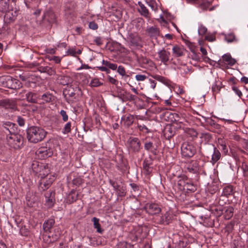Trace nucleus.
<instances>
[{"label": "nucleus", "instance_id": "f257e3e1", "mask_svg": "<svg viewBox=\"0 0 248 248\" xmlns=\"http://www.w3.org/2000/svg\"><path fill=\"white\" fill-rule=\"evenodd\" d=\"M27 134L28 140L30 142L36 143L45 139L47 132L41 127L31 126L28 129Z\"/></svg>", "mask_w": 248, "mask_h": 248}, {"label": "nucleus", "instance_id": "f03ea898", "mask_svg": "<svg viewBox=\"0 0 248 248\" xmlns=\"http://www.w3.org/2000/svg\"><path fill=\"white\" fill-rule=\"evenodd\" d=\"M8 144L15 149H18L23 145V137L18 134H12L7 136Z\"/></svg>", "mask_w": 248, "mask_h": 248}, {"label": "nucleus", "instance_id": "7ed1b4c3", "mask_svg": "<svg viewBox=\"0 0 248 248\" xmlns=\"http://www.w3.org/2000/svg\"><path fill=\"white\" fill-rule=\"evenodd\" d=\"M38 177L41 178L39 186L43 190L48 188L55 179L53 175H45L44 173H39Z\"/></svg>", "mask_w": 248, "mask_h": 248}, {"label": "nucleus", "instance_id": "20e7f679", "mask_svg": "<svg viewBox=\"0 0 248 248\" xmlns=\"http://www.w3.org/2000/svg\"><path fill=\"white\" fill-rule=\"evenodd\" d=\"M196 152L194 146L189 143H184L181 147V153L183 156L190 157L193 156Z\"/></svg>", "mask_w": 248, "mask_h": 248}, {"label": "nucleus", "instance_id": "39448f33", "mask_svg": "<svg viewBox=\"0 0 248 248\" xmlns=\"http://www.w3.org/2000/svg\"><path fill=\"white\" fill-rule=\"evenodd\" d=\"M186 169L189 172L197 173L202 170V165L197 160H192L186 165Z\"/></svg>", "mask_w": 248, "mask_h": 248}, {"label": "nucleus", "instance_id": "423d86ee", "mask_svg": "<svg viewBox=\"0 0 248 248\" xmlns=\"http://www.w3.org/2000/svg\"><path fill=\"white\" fill-rule=\"evenodd\" d=\"M4 3L5 4L4 10L6 11L4 18L9 22H13L16 19L17 16V12L16 10L9 9V5L7 2L5 1Z\"/></svg>", "mask_w": 248, "mask_h": 248}, {"label": "nucleus", "instance_id": "0eeeda50", "mask_svg": "<svg viewBox=\"0 0 248 248\" xmlns=\"http://www.w3.org/2000/svg\"><path fill=\"white\" fill-rule=\"evenodd\" d=\"M52 154L53 152L51 149L44 147L40 148L36 152V156L40 159L50 157Z\"/></svg>", "mask_w": 248, "mask_h": 248}, {"label": "nucleus", "instance_id": "6e6552de", "mask_svg": "<svg viewBox=\"0 0 248 248\" xmlns=\"http://www.w3.org/2000/svg\"><path fill=\"white\" fill-rule=\"evenodd\" d=\"M0 106L11 111L15 110L17 108L16 102L14 100L4 99L0 100Z\"/></svg>", "mask_w": 248, "mask_h": 248}, {"label": "nucleus", "instance_id": "1a4fd4ad", "mask_svg": "<svg viewBox=\"0 0 248 248\" xmlns=\"http://www.w3.org/2000/svg\"><path fill=\"white\" fill-rule=\"evenodd\" d=\"M159 60L165 65H167L170 60V52L164 48L157 52Z\"/></svg>", "mask_w": 248, "mask_h": 248}, {"label": "nucleus", "instance_id": "9d476101", "mask_svg": "<svg viewBox=\"0 0 248 248\" xmlns=\"http://www.w3.org/2000/svg\"><path fill=\"white\" fill-rule=\"evenodd\" d=\"M145 209L146 212L151 215L157 214L161 211V209L159 206L157 204L154 203L146 204Z\"/></svg>", "mask_w": 248, "mask_h": 248}, {"label": "nucleus", "instance_id": "9b49d317", "mask_svg": "<svg viewBox=\"0 0 248 248\" xmlns=\"http://www.w3.org/2000/svg\"><path fill=\"white\" fill-rule=\"evenodd\" d=\"M138 4L139 7L137 10L140 15L146 18L149 19L150 18V13L146 7L140 1H139Z\"/></svg>", "mask_w": 248, "mask_h": 248}, {"label": "nucleus", "instance_id": "f8f14e48", "mask_svg": "<svg viewBox=\"0 0 248 248\" xmlns=\"http://www.w3.org/2000/svg\"><path fill=\"white\" fill-rule=\"evenodd\" d=\"M130 148L135 152L139 151L140 149V142L136 138H130L129 140Z\"/></svg>", "mask_w": 248, "mask_h": 248}, {"label": "nucleus", "instance_id": "ddd939ff", "mask_svg": "<svg viewBox=\"0 0 248 248\" xmlns=\"http://www.w3.org/2000/svg\"><path fill=\"white\" fill-rule=\"evenodd\" d=\"M54 194L53 192L48 191L45 194V205L48 207H51L54 202Z\"/></svg>", "mask_w": 248, "mask_h": 248}, {"label": "nucleus", "instance_id": "4468645a", "mask_svg": "<svg viewBox=\"0 0 248 248\" xmlns=\"http://www.w3.org/2000/svg\"><path fill=\"white\" fill-rule=\"evenodd\" d=\"M3 125L7 132L10 133V135L15 134L16 127L15 124L10 122H6L3 124Z\"/></svg>", "mask_w": 248, "mask_h": 248}, {"label": "nucleus", "instance_id": "2eb2a0df", "mask_svg": "<svg viewBox=\"0 0 248 248\" xmlns=\"http://www.w3.org/2000/svg\"><path fill=\"white\" fill-rule=\"evenodd\" d=\"M147 31L149 35L152 38H157L160 35L159 29L155 26L149 27Z\"/></svg>", "mask_w": 248, "mask_h": 248}, {"label": "nucleus", "instance_id": "dca6fc26", "mask_svg": "<svg viewBox=\"0 0 248 248\" xmlns=\"http://www.w3.org/2000/svg\"><path fill=\"white\" fill-rule=\"evenodd\" d=\"M184 50L183 46L175 45L172 49L173 56L174 57H181L184 55Z\"/></svg>", "mask_w": 248, "mask_h": 248}, {"label": "nucleus", "instance_id": "f3484780", "mask_svg": "<svg viewBox=\"0 0 248 248\" xmlns=\"http://www.w3.org/2000/svg\"><path fill=\"white\" fill-rule=\"evenodd\" d=\"M222 61L226 62V63L230 66L233 65L236 62L235 60L232 58L230 54H225L223 55Z\"/></svg>", "mask_w": 248, "mask_h": 248}, {"label": "nucleus", "instance_id": "a211bd4d", "mask_svg": "<svg viewBox=\"0 0 248 248\" xmlns=\"http://www.w3.org/2000/svg\"><path fill=\"white\" fill-rule=\"evenodd\" d=\"M32 169L33 171L36 174L38 173L43 174L44 173H42L43 171H46V170L43 169V166L40 165L37 162L32 163Z\"/></svg>", "mask_w": 248, "mask_h": 248}, {"label": "nucleus", "instance_id": "6ab92c4d", "mask_svg": "<svg viewBox=\"0 0 248 248\" xmlns=\"http://www.w3.org/2000/svg\"><path fill=\"white\" fill-rule=\"evenodd\" d=\"M214 153L212 155V160L211 162L213 164H215L216 162H217L220 158L221 154L218 150H217L216 148L214 147Z\"/></svg>", "mask_w": 248, "mask_h": 248}, {"label": "nucleus", "instance_id": "aec40b11", "mask_svg": "<svg viewBox=\"0 0 248 248\" xmlns=\"http://www.w3.org/2000/svg\"><path fill=\"white\" fill-rule=\"evenodd\" d=\"M171 18V15L168 13V12H165L163 13V15H160L159 18L157 19V20L160 23H167V20H170Z\"/></svg>", "mask_w": 248, "mask_h": 248}, {"label": "nucleus", "instance_id": "412c9836", "mask_svg": "<svg viewBox=\"0 0 248 248\" xmlns=\"http://www.w3.org/2000/svg\"><path fill=\"white\" fill-rule=\"evenodd\" d=\"M92 221L93 222L94 228L96 229L97 232L102 233L103 230L101 228V225L99 223V219L95 217H93L92 218Z\"/></svg>", "mask_w": 248, "mask_h": 248}, {"label": "nucleus", "instance_id": "4be33fe9", "mask_svg": "<svg viewBox=\"0 0 248 248\" xmlns=\"http://www.w3.org/2000/svg\"><path fill=\"white\" fill-rule=\"evenodd\" d=\"M26 98L28 102L35 103L37 101V95L35 93L29 92L26 94Z\"/></svg>", "mask_w": 248, "mask_h": 248}, {"label": "nucleus", "instance_id": "5701e85b", "mask_svg": "<svg viewBox=\"0 0 248 248\" xmlns=\"http://www.w3.org/2000/svg\"><path fill=\"white\" fill-rule=\"evenodd\" d=\"M55 221L53 219H48L43 224L44 229L46 231H49L54 224Z\"/></svg>", "mask_w": 248, "mask_h": 248}, {"label": "nucleus", "instance_id": "b1692460", "mask_svg": "<svg viewBox=\"0 0 248 248\" xmlns=\"http://www.w3.org/2000/svg\"><path fill=\"white\" fill-rule=\"evenodd\" d=\"M58 80L60 84L63 85L68 84L70 82L69 78L67 76H60L58 78Z\"/></svg>", "mask_w": 248, "mask_h": 248}, {"label": "nucleus", "instance_id": "393cba45", "mask_svg": "<svg viewBox=\"0 0 248 248\" xmlns=\"http://www.w3.org/2000/svg\"><path fill=\"white\" fill-rule=\"evenodd\" d=\"M131 43L137 46H141V39L140 37L137 35L133 37L131 40Z\"/></svg>", "mask_w": 248, "mask_h": 248}, {"label": "nucleus", "instance_id": "a878e982", "mask_svg": "<svg viewBox=\"0 0 248 248\" xmlns=\"http://www.w3.org/2000/svg\"><path fill=\"white\" fill-rule=\"evenodd\" d=\"M26 202L27 204L29 207L35 208L38 205V203L35 202V200L32 199L31 198H29L28 197H26Z\"/></svg>", "mask_w": 248, "mask_h": 248}, {"label": "nucleus", "instance_id": "bb28decb", "mask_svg": "<svg viewBox=\"0 0 248 248\" xmlns=\"http://www.w3.org/2000/svg\"><path fill=\"white\" fill-rule=\"evenodd\" d=\"M102 63L112 70H115L117 68V65L116 64L110 63L107 61L103 60Z\"/></svg>", "mask_w": 248, "mask_h": 248}, {"label": "nucleus", "instance_id": "cd10ccee", "mask_svg": "<svg viewBox=\"0 0 248 248\" xmlns=\"http://www.w3.org/2000/svg\"><path fill=\"white\" fill-rule=\"evenodd\" d=\"M147 4L150 7V8L152 9V10L155 12H156L158 8L157 6L156 3L154 0H149L148 1H146Z\"/></svg>", "mask_w": 248, "mask_h": 248}, {"label": "nucleus", "instance_id": "c85d7f7f", "mask_svg": "<svg viewBox=\"0 0 248 248\" xmlns=\"http://www.w3.org/2000/svg\"><path fill=\"white\" fill-rule=\"evenodd\" d=\"M134 120V116L132 115H129L125 118L124 124L127 126H130L133 124Z\"/></svg>", "mask_w": 248, "mask_h": 248}, {"label": "nucleus", "instance_id": "c756f323", "mask_svg": "<svg viewBox=\"0 0 248 248\" xmlns=\"http://www.w3.org/2000/svg\"><path fill=\"white\" fill-rule=\"evenodd\" d=\"M52 98L51 94L48 93H45L42 96V99L46 103L51 102Z\"/></svg>", "mask_w": 248, "mask_h": 248}, {"label": "nucleus", "instance_id": "7c9ffc66", "mask_svg": "<svg viewBox=\"0 0 248 248\" xmlns=\"http://www.w3.org/2000/svg\"><path fill=\"white\" fill-rule=\"evenodd\" d=\"M102 83L99 81L98 78H94L92 79L90 83V86L91 87H98L102 85Z\"/></svg>", "mask_w": 248, "mask_h": 248}, {"label": "nucleus", "instance_id": "2f4dec72", "mask_svg": "<svg viewBox=\"0 0 248 248\" xmlns=\"http://www.w3.org/2000/svg\"><path fill=\"white\" fill-rule=\"evenodd\" d=\"M117 72L122 77H128V76L126 74L124 68L123 66H119L117 67Z\"/></svg>", "mask_w": 248, "mask_h": 248}, {"label": "nucleus", "instance_id": "473e14b6", "mask_svg": "<svg viewBox=\"0 0 248 248\" xmlns=\"http://www.w3.org/2000/svg\"><path fill=\"white\" fill-rule=\"evenodd\" d=\"M207 28L202 25H200L198 28V34L199 35L202 36L205 34L207 31Z\"/></svg>", "mask_w": 248, "mask_h": 248}, {"label": "nucleus", "instance_id": "72a5a7b5", "mask_svg": "<svg viewBox=\"0 0 248 248\" xmlns=\"http://www.w3.org/2000/svg\"><path fill=\"white\" fill-rule=\"evenodd\" d=\"M71 122H68L67 123L63 128V133L64 134H68L71 131Z\"/></svg>", "mask_w": 248, "mask_h": 248}, {"label": "nucleus", "instance_id": "f704fd0d", "mask_svg": "<svg viewBox=\"0 0 248 248\" xmlns=\"http://www.w3.org/2000/svg\"><path fill=\"white\" fill-rule=\"evenodd\" d=\"M233 209L232 207H229L226 210V215H225V218L229 219L231 217H232L233 215Z\"/></svg>", "mask_w": 248, "mask_h": 248}, {"label": "nucleus", "instance_id": "c9c22d12", "mask_svg": "<svg viewBox=\"0 0 248 248\" xmlns=\"http://www.w3.org/2000/svg\"><path fill=\"white\" fill-rule=\"evenodd\" d=\"M225 39L227 42L230 43L234 41L235 40V37L233 34L230 33L226 35Z\"/></svg>", "mask_w": 248, "mask_h": 248}, {"label": "nucleus", "instance_id": "e433bc0d", "mask_svg": "<svg viewBox=\"0 0 248 248\" xmlns=\"http://www.w3.org/2000/svg\"><path fill=\"white\" fill-rule=\"evenodd\" d=\"M137 127L139 129V130L143 133H148L149 132V129L145 125H140L139 124H138Z\"/></svg>", "mask_w": 248, "mask_h": 248}, {"label": "nucleus", "instance_id": "4c0bfd02", "mask_svg": "<svg viewBox=\"0 0 248 248\" xmlns=\"http://www.w3.org/2000/svg\"><path fill=\"white\" fill-rule=\"evenodd\" d=\"M125 98L127 100L131 101H134L137 99V97L134 95H133V94L130 93H126Z\"/></svg>", "mask_w": 248, "mask_h": 248}, {"label": "nucleus", "instance_id": "58836bf2", "mask_svg": "<svg viewBox=\"0 0 248 248\" xmlns=\"http://www.w3.org/2000/svg\"><path fill=\"white\" fill-rule=\"evenodd\" d=\"M221 89L220 83L217 84V83H215L212 87V91L214 93H218Z\"/></svg>", "mask_w": 248, "mask_h": 248}, {"label": "nucleus", "instance_id": "ea45409f", "mask_svg": "<svg viewBox=\"0 0 248 248\" xmlns=\"http://www.w3.org/2000/svg\"><path fill=\"white\" fill-rule=\"evenodd\" d=\"M60 114L62 116V120L64 122H66L68 119V116L66 113V112L64 110H61L60 111Z\"/></svg>", "mask_w": 248, "mask_h": 248}, {"label": "nucleus", "instance_id": "a19ab883", "mask_svg": "<svg viewBox=\"0 0 248 248\" xmlns=\"http://www.w3.org/2000/svg\"><path fill=\"white\" fill-rule=\"evenodd\" d=\"M146 78L147 77L144 75L138 74L136 75L135 76L136 79L138 81H144Z\"/></svg>", "mask_w": 248, "mask_h": 248}, {"label": "nucleus", "instance_id": "79ce46f5", "mask_svg": "<svg viewBox=\"0 0 248 248\" xmlns=\"http://www.w3.org/2000/svg\"><path fill=\"white\" fill-rule=\"evenodd\" d=\"M67 55H69L72 56H75L77 54L76 50L75 48H70L66 51Z\"/></svg>", "mask_w": 248, "mask_h": 248}, {"label": "nucleus", "instance_id": "37998d69", "mask_svg": "<svg viewBox=\"0 0 248 248\" xmlns=\"http://www.w3.org/2000/svg\"><path fill=\"white\" fill-rule=\"evenodd\" d=\"M89 27L92 30H96L98 28V25L94 22H90L89 24Z\"/></svg>", "mask_w": 248, "mask_h": 248}, {"label": "nucleus", "instance_id": "c03bdc74", "mask_svg": "<svg viewBox=\"0 0 248 248\" xmlns=\"http://www.w3.org/2000/svg\"><path fill=\"white\" fill-rule=\"evenodd\" d=\"M232 90L234 91V92L239 96L241 97V96L242 95V93L240 90H239L237 87L236 86H233L232 87Z\"/></svg>", "mask_w": 248, "mask_h": 248}, {"label": "nucleus", "instance_id": "a18cd8bd", "mask_svg": "<svg viewBox=\"0 0 248 248\" xmlns=\"http://www.w3.org/2000/svg\"><path fill=\"white\" fill-rule=\"evenodd\" d=\"M108 80L110 83L114 85H117L118 83V81L116 79L109 76H108Z\"/></svg>", "mask_w": 248, "mask_h": 248}, {"label": "nucleus", "instance_id": "49530a36", "mask_svg": "<svg viewBox=\"0 0 248 248\" xmlns=\"http://www.w3.org/2000/svg\"><path fill=\"white\" fill-rule=\"evenodd\" d=\"M108 67L106 66H99L97 67V68L101 71L106 72L107 73H109L110 70L107 68Z\"/></svg>", "mask_w": 248, "mask_h": 248}, {"label": "nucleus", "instance_id": "de8ad7c7", "mask_svg": "<svg viewBox=\"0 0 248 248\" xmlns=\"http://www.w3.org/2000/svg\"><path fill=\"white\" fill-rule=\"evenodd\" d=\"M205 39L210 42H213L215 40V37L214 35H208L205 36Z\"/></svg>", "mask_w": 248, "mask_h": 248}, {"label": "nucleus", "instance_id": "09e8293b", "mask_svg": "<svg viewBox=\"0 0 248 248\" xmlns=\"http://www.w3.org/2000/svg\"><path fill=\"white\" fill-rule=\"evenodd\" d=\"M153 146V144L151 142H148L145 144L144 148L145 149L149 150L151 149Z\"/></svg>", "mask_w": 248, "mask_h": 248}, {"label": "nucleus", "instance_id": "8fccbe9b", "mask_svg": "<svg viewBox=\"0 0 248 248\" xmlns=\"http://www.w3.org/2000/svg\"><path fill=\"white\" fill-rule=\"evenodd\" d=\"M149 81H150V87L153 90H154L155 88L156 83L155 82V81H154L152 79H150Z\"/></svg>", "mask_w": 248, "mask_h": 248}, {"label": "nucleus", "instance_id": "3c124183", "mask_svg": "<svg viewBox=\"0 0 248 248\" xmlns=\"http://www.w3.org/2000/svg\"><path fill=\"white\" fill-rule=\"evenodd\" d=\"M51 60H53L57 63H60L61 61V58L58 56H53Z\"/></svg>", "mask_w": 248, "mask_h": 248}, {"label": "nucleus", "instance_id": "603ef678", "mask_svg": "<svg viewBox=\"0 0 248 248\" xmlns=\"http://www.w3.org/2000/svg\"><path fill=\"white\" fill-rule=\"evenodd\" d=\"M17 122L18 123V124L20 126H23L24 125V120L21 118V117H18L17 118Z\"/></svg>", "mask_w": 248, "mask_h": 248}, {"label": "nucleus", "instance_id": "864d4df0", "mask_svg": "<svg viewBox=\"0 0 248 248\" xmlns=\"http://www.w3.org/2000/svg\"><path fill=\"white\" fill-rule=\"evenodd\" d=\"M46 52L50 54H54L55 53V50L53 48H48L46 50Z\"/></svg>", "mask_w": 248, "mask_h": 248}, {"label": "nucleus", "instance_id": "5fc2aeb1", "mask_svg": "<svg viewBox=\"0 0 248 248\" xmlns=\"http://www.w3.org/2000/svg\"><path fill=\"white\" fill-rule=\"evenodd\" d=\"M241 81L245 84H247L248 83V78L245 77H243L241 78Z\"/></svg>", "mask_w": 248, "mask_h": 248}, {"label": "nucleus", "instance_id": "6e6d98bb", "mask_svg": "<svg viewBox=\"0 0 248 248\" xmlns=\"http://www.w3.org/2000/svg\"><path fill=\"white\" fill-rule=\"evenodd\" d=\"M200 51H201L202 54L203 55H206L207 54V53L206 50L204 48H203L202 47H201L200 48Z\"/></svg>", "mask_w": 248, "mask_h": 248}, {"label": "nucleus", "instance_id": "4d7b16f0", "mask_svg": "<svg viewBox=\"0 0 248 248\" xmlns=\"http://www.w3.org/2000/svg\"><path fill=\"white\" fill-rule=\"evenodd\" d=\"M144 169L145 170V173L148 174L151 172L150 168L149 167H144Z\"/></svg>", "mask_w": 248, "mask_h": 248}, {"label": "nucleus", "instance_id": "13d9d810", "mask_svg": "<svg viewBox=\"0 0 248 248\" xmlns=\"http://www.w3.org/2000/svg\"><path fill=\"white\" fill-rule=\"evenodd\" d=\"M127 245L126 243H121L119 245L118 248H123V247H125Z\"/></svg>", "mask_w": 248, "mask_h": 248}, {"label": "nucleus", "instance_id": "bf43d9fd", "mask_svg": "<svg viewBox=\"0 0 248 248\" xmlns=\"http://www.w3.org/2000/svg\"><path fill=\"white\" fill-rule=\"evenodd\" d=\"M154 78L158 80H161L163 78V77H161V76H158V75H156L154 77Z\"/></svg>", "mask_w": 248, "mask_h": 248}, {"label": "nucleus", "instance_id": "052dcab7", "mask_svg": "<svg viewBox=\"0 0 248 248\" xmlns=\"http://www.w3.org/2000/svg\"><path fill=\"white\" fill-rule=\"evenodd\" d=\"M0 248H7L5 244L0 242Z\"/></svg>", "mask_w": 248, "mask_h": 248}, {"label": "nucleus", "instance_id": "680f3d73", "mask_svg": "<svg viewBox=\"0 0 248 248\" xmlns=\"http://www.w3.org/2000/svg\"><path fill=\"white\" fill-rule=\"evenodd\" d=\"M136 118L137 119H140V120H143L144 117L143 116H140V115H137V116H136Z\"/></svg>", "mask_w": 248, "mask_h": 248}, {"label": "nucleus", "instance_id": "e2e57ef3", "mask_svg": "<svg viewBox=\"0 0 248 248\" xmlns=\"http://www.w3.org/2000/svg\"><path fill=\"white\" fill-rule=\"evenodd\" d=\"M40 13V10H37L34 12V14L36 16H38Z\"/></svg>", "mask_w": 248, "mask_h": 248}, {"label": "nucleus", "instance_id": "0e129e2a", "mask_svg": "<svg viewBox=\"0 0 248 248\" xmlns=\"http://www.w3.org/2000/svg\"><path fill=\"white\" fill-rule=\"evenodd\" d=\"M165 36H166L167 38H168V39H171V38H172V36H171V35H170V34H166L165 35Z\"/></svg>", "mask_w": 248, "mask_h": 248}, {"label": "nucleus", "instance_id": "69168bd1", "mask_svg": "<svg viewBox=\"0 0 248 248\" xmlns=\"http://www.w3.org/2000/svg\"><path fill=\"white\" fill-rule=\"evenodd\" d=\"M165 102L166 104H167V105H170L171 104V103H170V102L169 101V99L166 100L165 101Z\"/></svg>", "mask_w": 248, "mask_h": 248}, {"label": "nucleus", "instance_id": "338daca9", "mask_svg": "<svg viewBox=\"0 0 248 248\" xmlns=\"http://www.w3.org/2000/svg\"><path fill=\"white\" fill-rule=\"evenodd\" d=\"M131 90H132L134 93H136V94H138V91H137V89H135V88H132V89H131Z\"/></svg>", "mask_w": 248, "mask_h": 248}, {"label": "nucleus", "instance_id": "774afa93", "mask_svg": "<svg viewBox=\"0 0 248 248\" xmlns=\"http://www.w3.org/2000/svg\"><path fill=\"white\" fill-rule=\"evenodd\" d=\"M224 120L227 122L228 123H229V124H232L233 122V121L232 120L224 119Z\"/></svg>", "mask_w": 248, "mask_h": 248}]
</instances>
